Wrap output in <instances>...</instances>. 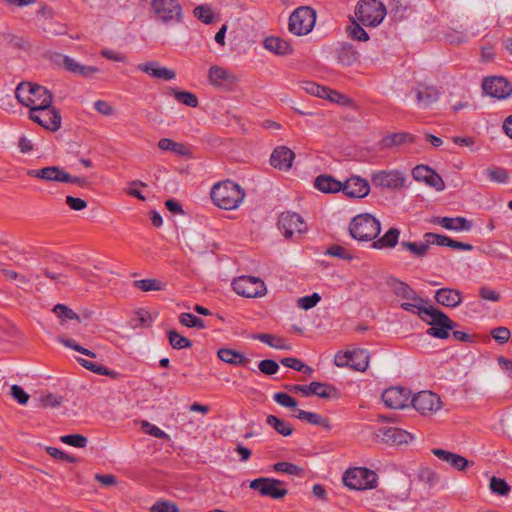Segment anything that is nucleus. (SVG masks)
<instances>
[{
  "label": "nucleus",
  "mask_w": 512,
  "mask_h": 512,
  "mask_svg": "<svg viewBox=\"0 0 512 512\" xmlns=\"http://www.w3.org/2000/svg\"><path fill=\"white\" fill-rule=\"evenodd\" d=\"M210 197L215 206L224 210H234L243 202L245 192L234 181L224 180L212 186Z\"/></svg>",
  "instance_id": "f257e3e1"
},
{
  "label": "nucleus",
  "mask_w": 512,
  "mask_h": 512,
  "mask_svg": "<svg viewBox=\"0 0 512 512\" xmlns=\"http://www.w3.org/2000/svg\"><path fill=\"white\" fill-rule=\"evenodd\" d=\"M417 315L431 326L427 329L426 334L438 339H447L450 331L456 327V323L445 313L431 305L425 306L418 311Z\"/></svg>",
  "instance_id": "f03ea898"
},
{
  "label": "nucleus",
  "mask_w": 512,
  "mask_h": 512,
  "mask_svg": "<svg viewBox=\"0 0 512 512\" xmlns=\"http://www.w3.org/2000/svg\"><path fill=\"white\" fill-rule=\"evenodd\" d=\"M15 96L22 105L29 107L30 110L42 105L52 104L53 100L52 94L47 88L31 82L18 84Z\"/></svg>",
  "instance_id": "7ed1b4c3"
},
{
  "label": "nucleus",
  "mask_w": 512,
  "mask_h": 512,
  "mask_svg": "<svg viewBox=\"0 0 512 512\" xmlns=\"http://www.w3.org/2000/svg\"><path fill=\"white\" fill-rule=\"evenodd\" d=\"M151 11L154 20L165 26L183 22V9L178 0H152Z\"/></svg>",
  "instance_id": "20e7f679"
},
{
  "label": "nucleus",
  "mask_w": 512,
  "mask_h": 512,
  "mask_svg": "<svg viewBox=\"0 0 512 512\" xmlns=\"http://www.w3.org/2000/svg\"><path fill=\"white\" fill-rule=\"evenodd\" d=\"M386 16V7L379 0H360L355 8V19L363 26L376 27Z\"/></svg>",
  "instance_id": "39448f33"
},
{
  "label": "nucleus",
  "mask_w": 512,
  "mask_h": 512,
  "mask_svg": "<svg viewBox=\"0 0 512 512\" xmlns=\"http://www.w3.org/2000/svg\"><path fill=\"white\" fill-rule=\"evenodd\" d=\"M387 285L391 289V291L402 299L409 300V302H403L401 304V308L405 311L418 314V311L423 309L427 301L422 297L418 296L415 290L410 287L406 282L401 281L397 278L390 277L387 280Z\"/></svg>",
  "instance_id": "423d86ee"
},
{
  "label": "nucleus",
  "mask_w": 512,
  "mask_h": 512,
  "mask_svg": "<svg viewBox=\"0 0 512 512\" xmlns=\"http://www.w3.org/2000/svg\"><path fill=\"white\" fill-rule=\"evenodd\" d=\"M350 235L358 241H372L381 231L380 222L370 214H360L349 225Z\"/></svg>",
  "instance_id": "0eeeda50"
},
{
  "label": "nucleus",
  "mask_w": 512,
  "mask_h": 512,
  "mask_svg": "<svg viewBox=\"0 0 512 512\" xmlns=\"http://www.w3.org/2000/svg\"><path fill=\"white\" fill-rule=\"evenodd\" d=\"M316 22V11L308 6L297 8L289 17L288 28L297 36L307 35Z\"/></svg>",
  "instance_id": "6e6552de"
},
{
  "label": "nucleus",
  "mask_w": 512,
  "mask_h": 512,
  "mask_svg": "<svg viewBox=\"0 0 512 512\" xmlns=\"http://www.w3.org/2000/svg\"><path fill=\"white\" fill-rule=\"evenodd\" d=\"M344 484L354 490H367L376 487L377 475L370 469L356 467L347 470L343 475Z\"/></svg>",
  "instance_id": "1a4fd4ad"
},
{
  "label": "nucleus",
  "mask_w": 512,
  "mask_h": 512,
  "mask_svg": "<svg viewBox=\"0 0 512 512\" xmlns=\"http://www.w3.org/2000/svg\"><path fill=\"white\" fill-rule=\"evenodd\" d=\"M29 118L50 131H57L61 127V115L52 104L32 108Z\"/></svg>",
  "instance_id": "9d476101"
},
{
  "label": "nucleus",
  "mask_w": 512,
  "mask_h": 512,
  "mask_svg": "<svg viewBox=\"0 0 512 512\" xmlns=\"http://www.w3.org/2000/svg\"><path fill=\"white\" fill-rule=\"evenodd\" d=\"M233 290L243 297L256 298L265 295L266 285L258 277L240 276L232 282Z\"/></svg>",
  "instance_id": "9b49d317"
},
{
  "label": "nucleus",
  "mask_w": 512,
  "mask_h": 512,
  "mask_svg": "<svg viewBox=\"0 0 512 512\" xmlns=\"http://www.w3.org/2000/svg\"><path fill=\"white\" fill-rule=\"evenodd\" d=\"M249 487L257 490L261 496L270 497L272 499H281L288 493L284 482L275 478L261 477L250 482Z\"/></svg>",
  "instance_id": "f8f14e48"
},
{
  "label": "nucleus",
  "mask_w": 512,
  "mask_h": 512,
  "mask_svg": "<svg viewBox=\"0 0 512 512\" xmlns=\"http://www.w3.org/2000/svg\"><path fill=\"white\" fill-rule=\"evenodd\" d=\"M407 177L399 170H381L374 172L371 176L372 184L375 187L390 190H399L405 186Z\"/></svg>",
  "instance_id": "ddd939ff"
},
{
  "label": "nucleus",
  "mask_w": 512,
  "mask_h": 512,
  "mask_svg": "<svg viewBox=\"0 0 512 512\" xmlns=\"http://www.w3.org/2000/svg\"><path fill=\"white\" fill-rule=\"evenodd\" d=\"M278 229L285 238H291L295 234H303L307 230V225L303 218L295 212L282 213L278 220Z\"/></svg>",
  "instance_id": "4468645a"
},
{
  "label": "nucleus",
  "mask_w": 512,
  "mask_h": 512,
  "mask_svg": "<svg viewBox=\"0 0 512 512\" xmlns=\"http://www.w3.org/2000/svg\"><path fill=\"white\" fill-rule=\"evenodd\" d=\"M412 406L421 414H432L441 407L440 397L431 391H421L411 399Z\"/></svg>",
  "instance_id": "2eb2a0df"
},
{
  "label": "nucleus",
  "mask_w": 512,
  "mask_h": 512,
  "mask_svg": "<svg viewBox=\"0 0 512 512\" xmlns=\"http://www.w3.org/2000/svg\"><path fill=\"white\" fill-rule=\"evenodd\" d=\"M411 174L415 181L423 182L437 191H442L445 188V183L441 176L427 165L415 166Z\"/></svg>",
  "instance_id": "dca6fc26"
},
{
  "label": "nucleus",
  "mask_w": 512,
  "mask_h": 512,
  "mask_svg": "<svg viewBox=\"0 0 512 512\" xmlns=\"http://www.w3.org/2000/svg\"><path fill=\"white\" fill-rule=\"evenodd\" d=\"M482 89L485 94L497 99H505L512 93L511 84L505 78L496 76L486 78Z\"/></svg>",
  "instance_id": "f3484780"
},
{
  "label": "nucleus",
  "mask_w": 512,
  "mask_h": 512,
  "mask_svg": "<svg viewBox=\"0 0 512 512\" xmlns=\"http://www.w3.org/2000/svg\"><path fill=\"white\" fill-rule=\"evenodd\" d=\"M376 437L382 443L390 446L407 444L413 438L409 432L397 427L380 428L376 433Z\"/></svg>",
  "instance_id": "a211bd4d"
},
{
  "label": "nucleus",
  "mask_w": 512,
  "mask_h": 512,
  "mask_svg": "<svg viewBox=\"0 0 512 512\" xmlns=\"http://www.w3.org/2000/svg\"><path fill=\"white\" fill-rule=\"evenodd\" d=\"M410 392L403 387H390L382 394L384 404L391 409H402L408 405Z\"/></svg>",
  "instance_id": "6ab92c4d"
},
{
  "label": "nucleus",
  "mask_w": 512,
  "mask_h": 512,
  "mask_svg": "<svg viewBox=\"0 0 512 512\" xmlns=\"http://www.w3.org/2000/svg\"><path fill=\"white\" fill-rule=\"evenodd\" d=\"M341 191L350 198H364L370 192L369 183L358 176H352L342 183Z\"/></svg>",
  "instance_id": "aec40b11"
},
{
  "label": "nucleus",
  "mask_w": 512,
  "mask_h": 512,
  "mask_svg": "<svg viewBox=\"0 0 512 512\" xmlns=\"http://www.w3.org/2000/svg\"><path fill=\"white\" fill-rule=\"evenodd\" d=\"M295 153L286 146L276 147L270 156V164L275 169L288 171L292 167Z\"/></svg>",
  "instance_id": "412c9836"
},
{
  "label": "nucleus",
  "mask_w": 512,
  "mask_h": 512,
  "mask_svg": "<svg viewBox=\"0 0 512 512\" xmlns=\"http://www.w3.org/2000/svg\"><path fill=\"white\" fill-rule=\"evenodd\" d=\"M413 92L418 105L423 108H429L440 97V92L435 86L419 84L417 88L413 89Z\"/></svg>",
  "instance_id": "4be33fe9"
},
{
  "label": "nucleus",
  "mask_w": 512,
  "mask_h": 512,
  "mask_svg": "<svg viewBox=\"0 0 512 512\" xmlns=\"http://www.w3.org/2000/svg\"><path fill=\"white\" fill-rule=\"evenodd\" d=\"M432 223L437 224L447 230L452 231H470L473 224L465 217H435Z\"/></svg>",
  "instance_id": "5701e85b"
},
{
  "label": "nucleus",
  "mask_w": 512,
  "mask_h": 512,
  "mask_svg": "<svg viewBox=\"0 0 512 512\" xmlns=\"http://www.w3.org/2000/svg\"><path fill=\"white\" fill-rule=\"evenodd\" d=\"M62 64L68 72L84 78H91L95 73L100 71V69L96 66L80 64L74 58L69 56L63 57Z\"/></svg>",
  "instance_id": "b1692460"
},
{
  "label": "nucleus",
  "mask_w": 512,
  "mask_h": 512,
  "mask_svg": "<svg viewBox=\"0 0 512 512\" xmlns=\"http://www.w3.org/2000/svg\"><path fill=\"white\" fill-rule=\"evenodd\" d=\"M335 52L338 62L344 66H351L359 58L356 47L348 42H338Z\"/></svg>",
  "instance_id": "393cba45"
},
{
  "label": "nucleus",
  "mask_w": 512,
  "mask_h": 512,
  "mask_svg": "<svg viewBox=\"0 0 512 512\" xmlns=\"http://www.w3.org/2000/svg\"><path fill=\"white\" fill-rule=\"evenodd\" d=\"M432 453L440 460L447 462L451 467L458 471H464L469 466V461L463 456L446 451L444 449L435 448Z\"/></svg>",
  "instance_id": "a878e982"
},
{
  "label": "nucleus",
  "mask_w": 512,
  "mask_h": 512,
  "mask_svg": "<svg viewBox=\"0 0 512 512\" xmlns=\"http://www.w3.org/2000/svg\"><path fill=\"white\" fill-rule=\"evenodd\" d=\"M65 170L58 166H47L41 169H29L27 175L33 178L45 180V181H56L63 183V176Z\"/></svg>",
  "instance_id": "bb28decb"
},
{
  "label": "nucleus",
  "mask_w": 512,
  "mask_h": 512,
  "mask_svg": "<svg viewBox=\"0 0 512 512\" xmlns=\"http://www.w3.org/2000/svg\"><path fill=\"white\" fill-rule=\"evenodd\" d=\"M435 300L440 305L453 308L462 302V294L459 290L452 288H441L436 291Z\"/></svg>",
  "instance_id": "cd10ccee"
},
{
  "label": "nucleus",
  "mask_w": 512,
  "mask_h": 512,
  "mask_svg": "<svg viewBox=\"0 0 512 512\" xmlns=\"http://www.w3.org/2000/svg\"><path fill=\"white\" fill-rule=\"evenodd\" d=\"M263 46L268 51L277 55H288L292 53L291 44L276 36L266 37L263 41Z\"/></svg>",
  "instance_id": "c85d7f7f"
},
{
  "label": "nucleus",
  "mask_w": 512,
  "mask_h": 512,
  "mask_svg": "<svg viewBox=\"0 0 512 512\" xmlns=\"http://www.w3.org/2000/svg\"><path fill=\"white\" fill-rule=\"evenodd\" d=\"M314 187L323 193H337L343 189L342 182L331 175H319L314 180Z\"/></svg>",
  "instance_id": "c756f323"
},
{
  "label": "nucleus",
  "mask_w": 512,
  "mask_h": 512,
  "mask_svg": "<svg viewBox=\"0 0 512 512\" xmlns=\"http://www.w3.org/2000/svg\"><path fill=\"white\" fill-rule=\"evenodd\" d=\"M415 142V136L408 132H396L384 136L380 141L381 148L389 149L395 146H400L404 143Z\"/></svg>",
  "instance_id": "7c9ffc66"
},
{
  "label": "nucleus",
  "mask_w": 512,
  "mask_h": 512,
  "mask_svg": "<svg viewBox=\"0 0 512 512\" xmlns=\"http://www.w3.org/2000/svg\"><path fill=\"white\" fill-rule=\"evenodd\" d=\"M217 356L221 361L234 366H245L249 362L243 353L230 348H220Z\"/></svg>",
  "instance_id": "2f4dec72"
},
{
  "label": "nucleus",
  "mask_w": 512,
  "mask_h": 512,
  "mask_svg": "<svg viewBox=\"0 0 512 512\" xmlns=\"http://www.w3.org/2000/svg\"><path fill=\"white\" fill-rule=\"evenodd\" d=\"M234 77L225 68L214 65L209 68V81L212 85L222 87L233 82Z\"/></svg>",
  "instance_id": "473e14b6"
},
{
  "label": "nucleus",
  "mask_w": 512,
  "mask_h": 512,
  "mask_svg": "<svg viewBox=\"0 0 512 512\" xmlns=\"http://www.w3.org/2000/svg\"><path fill=\"white\" fill-rule=\"evenodd\" d=\"M157 145L159 149L163 151H170L176 154L177 156L188 157L191 155L190 148L187 145L175 142L174 140L169 138H161L158 141Z\"/></svg>",
  "instance_id": "72a5a7b5"
},
{
  "label": "nucleus",
  "mask_w": 512,
  "mask_h": 512,
  "mask_svg": "<svg viewBox=\"0 0 512 512\" xmlns=\"http://www.w3.org/2000/svg\"><path fill=\"white\" fill-rule=\"evenodd\" d=\"M400 230L398 228H390L382 237L372 242L375 249L394 248L399 240Z\"/></svg>",
  "instance_id": "f704fd0d"
},
{
  "label": "nucleus",
  "mask_w": 512,
  "mask_h": 512,
  "mask_svg": "<svg viewBox=\"0 0 512 512\" xmlns=\"http://www.w3.org/2000/svg\"><path fill=\"white\" fill-rule=\"evenodd\" d=\"M400 246L402 249L407 250L412 257L418 259L424 258L429 251L428 244L425 240L421 242L402 241Z\"/></svg>",
  "instance_id": "c9c22d12"
},
{
  "label": "nucleus",
  "mask_w": 512,
  "mask_h": 512,
  "mask_svg": "<svg viewBox=\"0 0 512 512\" xmlns=\"http://www.w3.org/2000/svg\"><path fill=\"white\" fill-rule=\"evenodd\" d=\"M312 395H317L320 398L331 399L338 398V390L328 383H321L317 381L311 382Z\"/></svg>",
  "instance_id": "e433bc0d"
},
{
  "label": "nucleus",
  "mask_w": 512,
  "mask_h": 512,
  "mask_svg": "<svg viewBox=\"0 0 512 512\" xmlns=\"http://www.w3.org/2000/svg\"><path fill=\"white\" fill-rule=\"evenodd\" d=\"M295 417H297L300 420H304L312 425L322 426L326 429L330 428L329 420L322 417L320 414H317L314 412H308V411H304L302 409H296Z\"/></svg>",
  "instance_id": "4c0bfd02"
},
{
  "label": "nucleus",
  "mask_w": 512,
  "mask_h": 512,
  "mask_svg": "<svg viewBox=\"0 0 512 512\" xmlns=\"http://www.w3.org/2000/svg\"><path fill=\"white\" fill-rule=\"evenodd\" d=\"M369 364V353L365 349H356L352 351L350 368L356 371H365Z\"/></svg>",
  "instance_id": "58836bf2"
},
{
  "label": "nucleus",
  "mask_w": 512,
  "mask_h": 512,
  "mask_svg": "<svg viewBox=\"0 0 512 512\" xmlns=\"http://www.w3.org/2000/svg\"><path fill=\"white\" fill-rule=\"evenodd\" d=\"M266 423L283 436H290L293 433V426L289 422L274 415H268Z\"/></svg>",
  "instance_id": "ea45409f"
},
{
  "label": "nucleus",
  "mask_w": 512,
  "mask_h": 512,
  "mask_svg": "<svg viewBox=\"0 0 512 512\" xmlns=\"http://www.w3.org/2000/svg\"><path fill=\"white\" fill-rule=\"evenodd\" d=\"M253 338L275 349L288 350L290 348L288 345L285 344V340L283 338L272 334L259 333L254 335Z\"/></svg>",
  "instance_id": "a19ab883"
},
{
  "label": "nucleus",
  "mask_w": 512,
  "mask_h": 512,
  "mask_svg": "<svg viewBox=\"0 0 512 512\" xmlns=\"http://www.w3.org/2000/svg\"><path fill=\"white\" fill-rule=\"evenodd\" d=\"M77 360L81 366H83L84 368L90 370L91 372H93L95 374L110 376L112 378H114L117 375V373L115 371L110 370L107 367H105L101 364H97L93 361L86 360L83 358H78Z\"/></svg>",
  "instance_id": "79ce46f5"
},
{
  "label": "nucleus",
  "mask_w": 512,
  "mask_h": 512,
  "mask_svg": "<svg viewBox=\"0 0 512 512\" xmlns=\"http://www.w3.org/2000/svg\"><path fill=\"white\" fill-rule=\"evenodd\" d=\"M167 335H168L169 343L174 349L179 350V349H184V348H190L192 346V342L190 339L180 335L175 330H169Z\"/></svg>",
  "instance_id": "37998d69"
},
{
  "label": "nucleus",
  "mask_w": 512,
  "mask_h": 512,
  "mask_svg": "<svg viewBox=\"0 0 512 512\" xmlns=\"http://www.w3.org/2000/svg\"><path fill=\"white\" fill-rule=\"evenodd\" d=\"M273 470L279 473H285L293 476H303L304 469L290 462H277L273 465Z\"/></svg>",
  "instance_id": "c03bdc74"
},
{
  "label": "nucleus",
  "mask_w": 512,
  "mask_h": 512,
  "mask_svg": "<svg viewBox=\"0 0 512 512\" xmlns=\"http://www.w3.org/2000/svg\"><path fill=\"white\" fill-rule=\"evenodd\" d=\"M179 322L188 328L204 329L206 327L204 321L192 313H181Z\"/></svg>",
  "instance_id": "a18cd8bd"
},
{
  "label": "nucleus",
  "mask_w": 512,
  "mask_h": 512,
  "mask_svg": "<svg viewBox=\"0 0 512 512\" xmlns=\"http://www.w3.org/2000/svg\"><path fill=\"white\" fill-rule=\"evenodd\" d=\"M172 92L175 99L186 106L195 108L199 104L198 98L194 93L188 91H178L175 89H173Z\"/></svg>",
  "instance_id": "49530a36"
},
{
  "label": "nucleus",
  "mask_w": 512,
  "mask_h": 512,
  "mask_svg": "<svg viewBox=\"0 0 512 512\" xmlns=\"http://www.w3.org/2000/svg\"><path fill=\"white\" fill-rule=\"evenodd\" d=\"M280 363L285 367L294 369L296 371H301L305 374H311L313 369L306 364H304L301 360L294 357H286L280 360Z\"/></svg>",
  "instance_id": "de8ad7c7"
},
{
  "label": "nucleus",
  "mask_w": 512,
  "mask_h": 512,
  "mask_svg": "<svg viewBox=\"0 0 512 512\" xmlns=\"http://www.w3.org/2000/svg\"><path fill=\"white\" fill-rule=\"evenodd\" d=\"M490 181L495 183H506L508 180V172L502 167L487 168L484 172Z\"/></svg>",
  "instance_id": "09e8293b"
},
{
  "label": "nucleus",
  "mask_w": 512,
  "mask_h": 512,
  "mask_svg": "<svg viewBox=\"0 0 512 512\" xmlns=\"http://www.w3.org/2000/svg\"><path fill=\"white\" fill-rule=\"evenodd\" d=\"M193 14L205 24H211L214 20V13L209 5H199L195 7Z\"/></svg>",
  "instance_id": "8fccbe9b"
},
{
  "label": "nucleus",
  "mask_w": 512,
  "mask_h": 512,
  "mask_svg": "<svg viewBox=\"0 0 512 512\" xmlns=\"http://www.w3.org/2000/svg\"><path fill=\"white\" fill-rule=\"evenodd\" d=\"M133 285L141 291H159L162 290L163 284L156 279H142L134 281Z\"/></svg>",
  "instance_id": "3c124183"
},
{
  "label": "nucleus",
  "mask_w": 512,
  "mask_h": 512,
  "mask_svg": "<svg viewBox=\"0 0 512 512\" xmlns=\"http://www.w3.org/2000/svg\"><path fill=\"white\" fill-rule=\"evenodd\" d=\"M362 24L358 20H353L352 25L348 27L347 31L349 36L358 41H367L369 36L367 32L362 28Z\"/></svg>",
  "instance_id": "603ef678"
},
{
  "label": "nucleus",
  "mask_w": 512,
  "mask_h": 512,
  "mask_svg": "<svg viewBox=\"0 0 512 512\" xmlns=\"http://www.w3.org/2000/svg\"><path fill=\"white\" fill-rule=\"evenodd\" d=\"M60 440H61V442L65 443L67 445L77 447V448H84V447H86V445L88 443L87 438L81 434L64 435L60 438Z\"/></svg>",
  "instance_id": "864d4df0"
},
{
  "label": "nucleus",
  "mask_w": 512,
  "mask_h": 512,
  "mask_svg": "<svg viewBox=\"0 0 512 512\" xmlns=\"http://www.w3.org/2000/svg\"><path fill=\"white\" fill-rule=\"evenodd\" d=\"M423 239L427 242L428 247L430 245L447 246L449 245L450 237L441 235L433 232H427L424 234Z\"/></svg>",
  "instance_id": "5fc2aeb1"
},
{
  "label": "nucleus",
  "mask_w": 512,
  "mask_h": 512,
  "mask_svg": "<svg viewBox=\"0 0 512 512\" xmlns=\"http://www.w3.org/2000/svg\"><path fill=\"white\" fill-rule=\"evenodd\" d=\"M490 489L493 493L501 496L507 495L510 491V487L506 481L495 476L490 480Z\"/></svg>",
  "instance_id": "6e6d98bb"
},
{
  "label": "nucleus",
  "mask_w": 512,
  "mask_h": 512,
  "mask_svg": "<svg viewBox=\"0 0 512 512\" xmlns=\"http://www.w3.org/2000/svg\"><path fill=\"white\" fill-rule=\"evenodd\" d=\"M53 312L59 318L80 321L78 314H76L72 309H70L66 305H63V304L55 305L53 308Z\"/></svg>",
  "instance_id": "4d7b16f0"
},
{
  "label": "nucleus",
  "mask_w": 512,
  "mask_h": 512,
  "mask_svg": "<svg viewBox=\"0 0 512 512\" xmlns=\"http://www.w3.org/2000/svg\"><path fill=\"white\" fill-rule=\"evenodd\" d=\"M59 341L66 347L68 348H71L83 355H86L88 357H91V358H94L96 357V354L82 346H80L79 344H77L73 339L71 338H66V337H60L59 338Z\"/></svg>",
  "instance_id": "13d9d810"
},
{
  "label": "nucleus",
  "mask_w": 512,
  "mask_h": 512,
  "mask_svg": "<svg viewBox=\"0 0 512 512\" xmlns=\"http://www.w3.org/2000/svg\"><path fill=\"white\" fill-rule=\"evenodd\" d=\"M326 254L344 260L353 259L352 254L347 249L336 244L329 246L327 248Z\"/></svg>",
  "instance_id": "bf43d9fd"
},
{
  "label": "nucleus",
  "mask_w": 512,
  "mask_h": 512,
  "mask_svg": "<svg viewBox=\"0 0 512 512\" xmlns=\"http://www.w3.org/2000/svg\"><path fill=\"white\" fill-rule=\"evenodd\" d=\"M141 427L147 434H149L153 437L163 439V440L169 439V435L166 432H164L157 426L149 423L148 421H145V420L142 421Z\"/></svg>",
  "instance_id": "052dcab7"
},
{
  "label": "nucleus",
  "mask_w": 512,
  "mask_h": 512,
  "mask_svg": "<svg viewBox=\"0 0 512 512\" xmlns=\"http://www.w3.org/2000/svg\"><path fill=\"white\" fill-rule=\"evenodd\" d=\"M273 399L276 403L283 407L292 408L296 410L297 401L287 393L279 392L275 393Z\"/></svg>",
  "instance_id": "680f3d73"
},
{
  "label": "nucleus",
  "mask_w": 512,
  "mask_h": 512,
  "mask_svg": "<svg viewBox=\"0 0 512 512\" xmlns=\"http://www.w3.org/2000/svg\"><path fill=\"white\" fill-rule=\"evenodd\" d=\"M321 300V297L318 293H313L309 296H304L298 299L297 304L298 307L304 310H309L315 307L318 302Z\"/></svg>",
  "instance_id": "e2e57ef3"
},
{
  "label": "nucleus",
  "mask_w": 512,
  "mask_h": 512,
  "mask_svg": "<svg viewBox=\"0 0 512 512\" xmlns=\"http://www.w3.org/2000/svg\"><path fill=\"white\" fill-rule=\"evenodd\" d=\"M479 297L490 302H498L501 298L499 292L485 285L479 288Z\"/></svg>",
  "instance_id": "0e129e2a"
},
{
  "label": "nucleus",
  "mask_w": 512,
  "mask_h": 512,
  "mask_svg": "<svg viewBox=\"0 0 512 512\" xmlns=\"http://www.w3.org/2000/svg\"><path fill=\"white\" fill-rule=\"evenodd\" d=\"M151 512H179V509L171 501H157L152 505Z\"/></svg>",
  "instance_id": "69168bd1"
},
{
  "label": "nucleus",
  "mask_w": 512,
  "mask_h": 512,
  "mask_svg": "<svg viewBox=\"0 0 512 512\" xmlns=\"http://www.w3.org/2000/svg\"><path fill=\"white\" fill-rule=\"evenodd\" d=\"M258 368L266 375H273L279 370V365L275 360L265 359L259 362Z\"/></svg>",
  "instance_id": "338daca9"
},
{
  "label": "nucleus",
  "mask_w": 512,
  "mask_h": 512,
  "mask_svg": "<svg viewBox=\"0 0 512 512\" xmlns=\"http://www.w3.org/2000/svg\"><path fill=\"white\" fill-rule=\"evenodd\" d=\"M491 336L500 344L506 343L511 336L510 330L506 327H497L491 331Z\"/></svg>",
  "instance_id": "774afa93"
}]
</instances>
